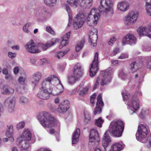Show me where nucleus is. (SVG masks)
<instances>
[{
	"instance_id": "55",
	"label": "nucleus",
	"mask_w": 151,
	"mask_h": 151,
	"mask_svg": "<svg viewBox=\"0 0 151 151\" xmlns=\"http://www.w3.org/2000/svg\"><path fill=\"white\" fill-rule=\"evenodd\" d=\"M16 55V54L15 53H13L12 52H9L8 53L9 57L12 58H15Z\"/></svg>"
},
{
	"instance_id": "51",
	"label": "nucleus",
	"mask_w": 151,
	"mask_h": 151,
	"mask_svg": "<svg viewBox=\"0 0 151 151\" xmlns=\"http://www.w3.org/2000/svg\"><path fill=\"white\" fill-rule=\"evenodd\" d=\"M64 55V54L62 52H59L56 53V56L58 59H60Z\"/></svg>"
},
{
	"instance_id": "13",
	"label": "nucleus",
	"mask_w": 151,
	"mask_h": 151,
	"mask_svg": "<svg viewBox=\"0 0 151 151\" xmlns=\"http://www.w3.org/2000/svg\"><path fill=\"white\" fill-rule=\"evenodd\" d=\"M98 53L96 52L94 55V59L91 65L89 70V75L91 77H93L98 70Z\"/></svg>"
},
{
	"instance_id": "20",
	"label": "nucleus",
	"mask_w": 151,
	"mask_h": 151,
	"mask_svg": "<svg viewBox=\"0 0 151 151\" xmlns=\"http://www.w3.org/2000/svg\"><path fill=\"white\" fill-rule=\"evenodd\" d=\"M99 141L98 131L95 129L91 130L90 134L89 141L90 142H94L98 143Z\"/></svg>"
},
{
	"instance_id": "43",
	"label": "nucleus",
	"mask_w": 151,
	"mask_h": 151,
	"mask_svg": "<svg viewBox=\"0 0 151 151\" xmlns=\"http://www.w3.org/2000/svg\"><path fill=\"white\" fill-rule=\"evenodd\" d=\"M117 39L114 37H112L108 42V44L109 45L112 46Z\"/></svg>"
},
{
	"instance_id": "31",
	"label": "nucleus",
	"mask_w": 151,
	"mask_h": 151,
	"mask_svg": "<svg viewBox=\"0 0 151 151\" xmlns=\"http://www.w3.org/2000/svg\"><path fill=\"white\" fill-rule=\"evenodd\" d=\"M51 46V45L49 44V42H47L46 44L40 43L38 44V48L40 50V52L42 50H45Z\"/></svg>"
},
{
	"instance_id": "53",
	"label": "nucleus",
	"mask_w": 151,
	"mask_h": 151,
	"mask_svg": "<svg viewBox=\"0 0 151 151\" xmlns=\"http://www.w3.org/2000/svg\"><path fill=\"white\" fill-rule=\"evenodd\" d=\"M96 95V94L95 93H94L91 97V102L92 104H93V105H94V100L95 99Z\"/></svg>"
},
{
	"instance_id": "28",
	"label": "nucleus",
	"mask_w": 151,
	"mask_h": 151,
	"mask_svg": "<svg viewBox=\"0 0 151 151\" xmlns=\"http://www.w3.org/2000/svg\"><path fill=\"white\" fill-rule=\"evenodd\" d=\"M15 98L12 97L9 100V103L8 107V111L10 113H12L15 110Z\"/></svg>"
},
{
	"instance_id": "29",
	"label": "nucleus",
	"mask_w": 151,
	"mask_h": 151,
	"mask_svg": "<svg viewBox=\"0 0 151 151\" xmlns=\"http://www.w3.org/2000/svg\"><path fill=\"white\" fill-rule=\"evenodd\" d=\"M14 92V89L4 86L3 87L1 93L4 95H9L13 93Z\"/></svg>"
},
{
	"instance_id": "49",
	"label": "nucleus",
	"mask_w": 151,
	"mask_h": 151,
	"mask_svg": "<svg viewBox=\"0 0 151 151\" xmlns=\"http://www.w3.org/2000/svg\"><path fill=\"white\" fill-rule=\"evenodd\" d=\"M147 67L150 69H151V57L149 58L146 63Z\"/></svg>"
},
{
	"instance_id": "61",
	"label": "nucleus",
	"mask_w": 151,
	"mask_h": 151,
	"mask_svg": "<svg viewBox=\"0 0 151 151\" xmlns=\"http://www.w3.org/2000/svg\"><path fill=\"white\" fill-rule=\"evenodd\" d=\"M12 48L13 50H19L20 49V47L18 45H14L12 47Z\"/></svg>"
},
{
	"instance_id": "33",
	"label": "nucleus",
	"mask_w": 151,
	"mask_h": 151,
	"mask_svg": "<svg viewBox=\"0 0 151 151\" xmlns=\"http://www.w3.org/2000/svg\"><path fill=\"white\" fill-rule=\"evenodd\" d=\"M118 76L121 79L124 80L127 78V75L124 69H122L119 71Z\"/></svg>"
},
{
	"instance_id": "5",
	"label": "nucleus",
	"mask_w": 151,
	"mask_h": 151,
	"mask_svg": "<svg viewBox=\"0 0 151 151\" xmlns=\"http://www.w3.org/2000/svg\"><path fill=\"white\" fill-rule=\"evenodd\" d=\"M114 70L111 68H109L101 72L100 74L101 78L98 77L97 78L96 82L94 86L93 89H96L99 82H101V85H104L109 83L111 81L112 75L114 73Z\"/></svg>"
},
{
	"instance_id": "21",
	"label": "nucleus",
	"mask_w": 151,
	"mask_h": 151,
	"mask_svg": "<svg viewBox=\"0 0 151 151\" xmlns=\"http://www.w3.org/2000/svg\"><path fill=\"white\" fill-rule=\"evenodd\" d=\"M124 147L125 145L121 141L115 142L112 145L109 151H120Z\"/></svg>"
},
{
	"instance_id": "34",
	"label": "nucleus",
	"mask_w": 151,
	"mask_h": 151,
	"mask_svg": "<svg viewBox=\"0 0 151 151\" xmlns=\"http://www.w3.org/2000/svg\"><path fill=\"white\" fill-rule=\"evenodd\" d=\"M58 0H44L45 4L49 6H53L56 4Z\"/></svg>"
},
{
	"instance_id": "22",
	"label": "nucleus",
	"mask_w": 151,
	"mask_h": 151,
	"mask_svg": "<svg viewBox=\"0 0 151 151\" xmlns=\"http://www.w3.org/2000/svg\"><path fill=\"white\" fill-rule=\"evenodd\" d=\"M149 31L151 32V23L149 25V27H139L137 30V32L140 37L146 36Z\"/></svg>"
},
{
	"instance_id": "8",
	"label": "nucleus",
	"mask_w": 151,
	"mask_h": 151,
	"mask_svg": "<svg viewBox=\"0 0 151 151\" xmlns=\"http://www.w3.org/2000/svg\"><path fill=\"white\" fill-rule=\"evenodd\" d=\"M59 88L58 89L57 87L56 90H51L50 88L48 90L40 91L37 95V97L40 99H47L50 98V95L52 94L53 95H57L59 94L62 92L64 88L63 86L59 85Z\"/></svg>"
},
{
	"instance_id": "10",
	"label": "nucleus",
	"mask_w": 151,
	"mask_h": 151,
	"mask_svg": "<svg viewBox=\"0 0 151 151\" xmlns=\"http://www.w3.org/2000/svg\"><path fill=\"white\" fill-rule=\"evenodd\" d=\"M78 0H67V2L72 7L75 8L78 4ZM80 5L82 7L85 8L91 6L93 3V0H79Z\"/></svg>"
},
{
	"instance_id": "17",
	"label": "nucleus",
	"mask_w": 151,
	"mask_h": 151,
	"mask_svg": "<svg viewBox=\"0 0 151 151\" xmlns=\"http://www.w3.org/2000/svg\"><path fill=\"white\" fill-rule=\"evenodd\" d=\"M42 76L41 73L39 72H37L33 74L30 79L31 84L35 86L37 85L41 79Z\"/></svg>"
},
{
	"instance_id": "36",
	"label": "nucleus",
	"mask_w": 151,
	"mask_h": 151,
	"mask_svg": "<svg viewBox=\"0 0 151 151\" xmlns=\"http://www.w3.org/2000/svg\"><path fill=\"white\" fill-rule=\"evenodd\" d=\"M139 68L138 63L134 62L131 64V70L132 72H134Z\"/></svg>"
},
{
	"instance_id": "40",
	"label": "nucleus",
	"mask_w": 151,
	"mask_h": 151,
	"mask_svg": "<svg viewBox=\"0 0 151 151\" xmlns=\"http://www.w3.org/2000/svg\"><path fill=\"white\" fill-rule=\"evenodd\" d=\"M88 89V88L87 87L84 88L80 91L79 94L82 96H84L87 93Z\"/></svg>"
},
{
	"instance_id": "41",
	"label": "nucleus",
	"mask_w": 151,
	"mask_h": 151,
	"mask_svg": "<svg viewBox=\"0 0 151 151\" xmlns=\"http://www.w3.org/2000/svg\"><path fill=\"white\" fill-rule=\"evenodd\" d=\"M24 126V121H22L19 122L17 124L16 127L17 129H19L23 128Z\"/></svg>"
},
{
	"instance_id": "25",
	"label": "nucleus",
	"mask_w": 151,
	"mask_h": 151,
	"mask_svg": "<svg viewBox=\"0 0 151 151\" xmlns=\"http://www.w3.org/2000/svg\"><path fill=\"white\" fill-rule=\"evenodd\" d=\"M70 32L67 33L62 37V40L59 45V48L60 49H62L63 47L65 46L68 43V39L70 38Z\"/></svg>"
},
{
	"instance_id": "2",
	"label": "nucleus",
	"mask_w": 151,
	"mask_h": 151,
	"mask_svg": "<svg viewBox=\"0 0 151 151\" xmlns=\"http://www.w3.org/2000/svg\"><path fill=\"white\" fill-rule=\"evenodd\" d=\"M59 85L63 86L59 78L55 75H51L42 81L40 90L49 91L50 88L51 90H56L57 87L59 88Z\"/></svg>"
},
{
	"instance_id": "52",
	"label": "nucleus",
	"mask_w": 151,
	"mask_h": 151,
	"mask_svg": "<svg viewBox=\"0 0 151 151\" xmlns=\"http://www.w3.org/2000/svg\"><path fill=\"white\" fill-rule=\"evenodd\" d=\"M20 101L23 103H26L28 101L27 99L24 96H22L20 98Z\"/></svg>"
},
{
	"instance_id": "4",
	"label": "nucleus",
	"mask_w": 151,
	"mask_h": 151,
	"mask_svg": "<svg viewBox=\"0 0 151 151\" xmlns=\"http://www.w3.org/2000/svg\"><path fill=\"white\" fill-rule=\"evenodd\" d=\"M32 134L28 129H24L22 134L17 139L19 145L21 148V151L26 150L30 147Z\"/></svg>"
},
{
	"instance_id": "18",
	"label": "nucleus",
	"mask_w": 151,
	"mask_h": 151,
	"mask_svg": "<svg viewBox=\"0 0 151 151\" xmlns=\"http://www.w3.org/2000/svg\"><path fill=\"white\" fill-rule=\"evenodd\" d=\"M104 105L102 99V95L99 94L97 97V101L96 103V106L94 110L95 115L99 114L101 112V108Z\"/></svg>"
},
{
	"instance_id": "57",
	"label": "nucleus",
	"mask_w": 151,
	"mask_h": 151,
	"mask_svg": "<svg viewBox=\"0 0 151 151\" xmlns=\"http://www.w3.org/2000/svg\"><path fill=\"white\" fill-rule=\"evenodd\" d=\"M4 111V107L2 104L0 102V117L1 116V114Z\"/></svg>"
},
{
	"instance_id": "45",
	"label": "nucleus",
	"mask_w": 151,
	"mask_h": 151,
	"mask_svg": "<svg viewBox=\"0 0 151 151\" xmlns=\"http://www.w3.org/2000/svg\"><path fill=\"white\" fill-rule=\"evenodd\" d=\"M46 30L47 32L52 35H54L55 34L54 31L50 27H46Z\"/></svg>"
},
{
	"instance_id": "26",
	"label": "nucleus",
	"mask_w": 151,
	"mask_h": 151,
	"mask_svg": "<svg viewBox=\"0 0 151 151\" xmlns=\"http://www.w3.org/2000/svg\"><path fill=\"white\" fill-rule=\"evenodd\" d=\"M13 127L12 125H10L8 127L6 132V135L7 137L11 142L14 141V138L13 137Z\"/></svg>"
},
{
	"instance_id": "30",
	"label": "nucleus",
	"mask_w": 151,
	"mask_h": 151,
	"mask_svg": "<svg viewBox=\"0 0 151 151\" xmlns=\"http://www.w3.org/2000/svg\"><path fill=\"white\" fill-rule=\"evenodd\" d=\"M145 9L147 14L151 16V0H145Z\"/></svg>"
},
{
	"instance_id": "37",
	"label": "nucleus",
	"mask_w": 151,
	"mask_h": 151,
	"mask_svg": "<svg viewBox=\"0 0 151 151\" xmlns=\"http://www.w3.org/2000/svg\"><path fill=\"white\" fill-rule=\"evenodd\" d=\"M104 122V120L102 119L101 117H99L98 119L96 120L95 124L97 127H101Z\"/></svg>"
},
{
	"instance_id": "11",
	"label": "nucleus",
	"mask_w": 151,
	"mask_h": 151,
	"mask_svg": "<svg viewBox=\"0 0 151 151\" xmlns=\"http://www.w3.org/2000/svg\"><path fill=\"white\" fill-rule=\"evenodd\" d=\"M138 16V13L137 12L134 11L130 12L124 17V22L125 24L128 26L133 24L137 21Z\"/></svg>"
},
{
	"instance_id": "14",
	"label": "nucleus",
	"mask_w": 151,
	"mask_h": 151,
	"mask_svg": "<svg viewBox=\"0 0 151 151\" xmlns=\"http://www.w3.org/2000/svg\"><path fill=\"white\" fill-rule=\"evenodd\" d=\"M137 39L135 35L132 34L128 33L122 39V42L124 45L128 44L131 46L135 45Z\"/></svg>"
},
{
	"instance_id": "64",
	"label": "nucleus",
	"mask_w": 151,
	"mask_h": 151,
	"mask_svg": "<svg viewBox=\"0 0 151 151\" xmlns=\"http://www.w3.org/2000/svg\"><path fill=\"white\" fill-rule=\"evenodd\" d=\"M70 51V48H67L63 52L64 54V55H66L68 53V52Z\"/></svg>"
},
{
	"instance_id": "24",
	"label": "nucleus",
	"mask_w": 151,
	"mask_h": 151,
	"mask_svg": "<svg viewBox=\"0 0 151 151\" xmlns=\"http://www.w3.org/2000/svg\"><path fill=\"white\" fill-rule=\"evenodd\" d=\"M109 132L106 131L104 133L102 140V146L104 149L108 146L109 143L111 142L110 137L109 135Z\"/></svg>"
},
{
	"instance_id": "38",
	"label": "nucleus",
	"mask_w": 151,
	"mask_h": 151,
	"mask_svg": "<svg viewBox=\"0 0 151 151\" xmlns=\"http://www.w3.org/2000/svg\"><path fill=\"white\" fill-rule=\"evenodd\" d=\"M26 76L25 73H24L22 76H20L18 79V81L21 84H23L26 79Z\"/></svg>"
},
{
	"instance_id": "35",
	"label": "nucleus",
	"mask_w": 151,
	"mask_h": 151,
	"mask_svg": "<svg viewBox=\"0 0 151 151\" xmlns=\"http://www.w3.org/2000/svg\"><path fill=\"white\" fill-rule=\"evenodd\" d=\"M91 122V118L90 114L88 112L86 113L84 115V122L85 124H89Z\"/></svg>"
},
{
	"instance_id": "42",
	"label": "nucleus",
	"mask_w": 151,
	"mask_h": 151,
	"mask_svg": "<svg viewBox=\"0 0 151 151\" xmlns=\"http://www.w3.org/2000/svg\"><path fill=\"white\" fill-rule=\"evenodd\" d=\"M122 94L124 101L127 100L129 97V94L126 92H122Z\"/></svg>"
},
{
	"instance_id": "50",
	"label": "nucleus",
	"mask_w": 151,
	"mask_h": 151,
	"mask_svg": "<svg viewBox=\"0 0 151 151\" xmlns=\"http://www.w3.org/2000/svg\"><path fill=\"white\" fill-rule=\"evenodd\" d=\"M119 52V48H116L113 50L111 54V56H115L116 54Z\"/></svg>"
},
{
	"instance_id": "23",
	"label": "nucleus",
	"mask_w": 151,
	"mask_h": 151,
	"mask_svg": "<svg viewBox=\"0 0 151 151\" xmlns=\"http://www.w3.org/2000/svg\"><path fill=\"white\" fill-rule=\"evenodd\" d=\"M129 4L125 1H121L118 3L117 5L118 10L122 12L127 11L129 9Z\"/></svg>"
},
{
	"instance_id": "1",
	"label": "nucleus",
	"mask_w": 151,
	"mask_h": 151,
	"mask_svg": "<svg viewBox=\"0 0 151 151\" xmlns=\"http://www.w3.org/2000/svg\"><path fill=\"white\" fill-rule=\"evenodd\" d=\"M113 4V0H101V5L99 9L93 8L88 14L85 12H79L73 19V26L74 28L77 29L81 27L85 20L89 26H96L100 19L101 14L107 17L112 16L113 13L112 8Z\"/></svg>"
},
{
	"instance_id": "6",
	"label": "nucleus",
	"mask_w": 151,
	"mask_h": 151,
	"mask_svg": "<svg viewBox=\"0 0 151 151\" xmlns=\"http://www.w3.org/2000/svg\"><path fill=\"white\" fill-rule=\"evenodd\" d=\"M124 126V123L122 121L112 122L109 126L108 131L112 136L119 137L122 134Z\"/></svg>"
},
{
	"instance_id": "63",
	"label": "nucleus",
	"mask_w": 151,
	"mask_h": 151,
	"mask_svg": "<svg viewBox=\"0 0 151 151\" xmlns=\"http://www.w3.org/2000/svg\"><path fill=\"white\" fill-rule=\"evenodd\" d=\"M151 50V47H146L143 49V50L146 51H150Z\"/></svg>"
},
{
	"instance_id": "32",
	"label": "nucleus",
	"mask_w": 151,
	"mask_h": 151,
	"mask_svg": "<svg viewBox=\"0 0 151 151\" xmlns=\"http://www.w3.org/2000/svg\"><path fill=\"white\" fill-rule=\"evenodd\" d=\"M84 42V40H82L77 43L75 47L76 50V52H79L83 48Z\"/></svg>"
},
{
	"instance_id": "44",
	"label": "nucleus",
	"mask_w": 151,
	"mask_h": 151,
	"mask_svg": "<svg viewBox=\"0 0 151 151\" xmlns=\"http://www.w3.org/2000/svg\"><path fill=\"white\" fill-rule=\"evenodd\" d=\"M129 55L127 53H122L120 56H119L118 59H123L125 58H127L128 57Z\"/></svg>"
},
{
	"instance_id": "59",
	"label": "nucleus",
	"mask_w": 151,
	"mask_h": 151,
	"mask_svg": "<svg viewBox=\"0 0 151 151\" xmlns=\"http://www.w3.org/2000/svg\"><path fill=\"white\" fill-rule=\"evenodd\" d=\"M2 73L4 75H7V74H8V70L5 68H3V70L2 69Z\"/></svg>"
},
{
	"instance_id": "15",
	"label": "nucleus",
	"mask_w": 151,
	"mask_h": 151,
	"mask_svg": "<svg viewBox=\"0 0 151 151\" xmlns=\"http://www.w3.org/2000/svg\"><path fill=\"white\" fill-rule=\"evenodd\" d=\"M128 105L129 108H131L132 109H131L133 112L132 114L135 112V111L137 110L139 107V99H137L134 96H132L130 98L129 100L128 103Z\"/></svg>"
},
{
	"instance_id": "12",
	"label": "nucleus",
	"mask_w": 151,
	"mask_h": 151,
	"mask_svg": "<svg viewBox=\"0 0 151 151\" xmlns=\"http://www.w3.org/2000/svg\"><path fill=\"white\" fill-rule=\"evenodd\" d=\"M26 51L32 54L39 53L40 52V50L38 48L37 45L32 40H30L24 45Z\"/></svg>"
},
{
	"instance_id": "47",
	"label": "nucleus",
	"mask_w": 151,
	"mask_h": 151,
	"mask_svg": "<svg viewBox=\"0 0 151 151\" xmlns=\"http://www.w3.org/2000/svg\"><path fill=\"white\" fill-rule=\"evenodd\" d=\"M40 63L41 65H43L44 63H47L49 62V60L47 58H44L40 60Z\"/></svg>"
},
{
	"instance_id": "62",
	"label": "nucleus",
	"mask_w": 151,
	"mask_h": 151,
	"mask_svg": "<svg viewBox=\"0 0 151 151\" xmlns=\"http://www.w3.org/2000/svg\"><path fill=\"white\" fill-rule=\"evenodd\" d=\"M19 67L17 66L14 68V72L15 74H17L19 71Z\"/></svg>"
},
{
	"instance_id": "9",
	"label": "nucleus",
	"mask_w": 151,
	"mask_h": 151,
	"mask_svg": "<svg viewBox=\"0 0 151 151\" xmlns=\"http://www.w3.org/2000/svg\"><path fill=\"white\" fill-rule=\"evenodd\" d=\"M83 73L81 65L77 63L74 68L73 75L68 77V83L70 84L74 83L78 79L82 76Z\"/></svg>"
},
{
	"instance_id": "39",
	"label": "nucleus",
	"mask_w": 151,
	"mask_h": 151,
	"mask_svg": "<svg viewBox=\"0 0 151 151\" xmlns=\"http://www.w3.org/2000/svg\"><path fill=\"white\" fill-rule=\"evenodd\" d=\"M31 23H28L26 24L23 27L22 30L24 32L27 33L29 32V31L28 30V27L31 26Z\"/></svg>"
},
{
	"instance_id": "19",
	"label": "nucleus",
	"mask_w": 151,
	"mask_h": 151,
	"mask_svg": "<svg viewBox=\"0 0 151 151\" xmlns=\"http://www.w3.org/2000/svg\"><path fill=\"white\" fill-rule=\"evenodd\" d=\"M70 107V103L68 100H65L62 102L59 105L57 109L58 111L60 113L66 112Z\"/></svg>"
},
{
	"instance_id": "60",
	"label": "nucleus",
	"mask_w": 151,
	"mask_h": 151,
	"mask_svg": "<svg viewBox=\"0 0 151 151\" xmlns=\"http://www.w3.org/2000/svg\"><path fill=\"white\" fill-rule=\"evenodd\" d=\"M5 78L6 79H12V76L10 74H7L5 76Z\"/></svg>"
},
{
	"instance_id": "3",
	"label": "nucleus",
	"mask_w": 151,
	"mask_h": 151,
	"mask_svg": "<svg viewBox=\"0 0 151 151\" xmlns=\"http://www.w3.org/2000/svg\"><path fill=\"white\" fill-rule=\"evenodd\" d=\"M38 119L43 127L50 128L56 126L59 128L60 126L59 121L47 112H44L41 113L38 116Z\"/></svg>"
},
{
	"instance_id": "7",
	"label": "nucleus",
	"mask_w": 151,
	"mask_h": 151,
	"mask_svg": "<svg viewBox=\"0 0 151 151\" xmlns=\"http://www.w3.org/2000/svg\"><path fill=\"white\" fill-rule=\"evenodd\" d=\"M148 130L146 126L141 124L138 127L137 132L136 134L137 139L143 143H147V145L151 146V139L147 141L146 136L148 133Z\"/></svg>"
},
{
	"instance_id": "58",
	"label": "nucleus",
	"mask_w": 151,
	"mask_h": 151,
	"mask_svg": "<svg viewBox=\"0 0 151 151\" xmlns=\"http://www.w3.org/2000/svg\"><path fill=\"white\" fill-rule=\"evenodd\" d=\"M111 63L114 65H117L119 64V62L118 60H112Z\"/></svg>"
},
{
	"instance_id": "46",
	"label": "nucleus",
	"mask_w": 151,
	"mask_h": 151,
	"mask_svg": "<svg viewBox=\"0 0 151 151\" xmlns=\"http://www.w3.org/2000/svg\"><path fill=\"white\" fill-rule=\"evenodd\" d=\"M59 39L57 38H53L52 39L50 42H49V44L51 45V46L59 42Z\"/></svg>"
},
{
	"instance_id": "27",
	"label": "nucleus",
	"mask_w": 151,
	"mask_h": 151,
	"mask_svg": "<svg viewBox=\"0 0 151 151\" xmlns=\"http://www.w3.org/2000/svg\"><path fill=\"white\" fill-rule=\"evenodd\" d=\"M80 131L79 128H77L73 134L72 138V144H75L77 143L79 137L80 135Z\"/></svg>"
},
{
	"instance_id": "16",
	"label": "nucleus",
	"mask_w": 151,
	"mask_h": 151,
	"mask_svg": "<svg viewBox=\"0 0 151 151\" xmlns=\"http://www.w3.org/2000/svg\"><path fill=\"white\" fill-rule=\"evenodd\" d=\"M89 42L91 43V45L93 47L96 45V42L98 39L97 32L96 29H93L90 31L89 35Z\"/></svg>"
},
{
	"instance_id": "48",
	"label": "nucleus",
	"mask_w": 151,
	"mask_h": 151,
	"mask_svg": "<svg viewBox=\"0 0 151 151\" xmlns=\"http://www.w3.org/2000/svg\"><path fill=\"white\" fill-rule=\"evenodd\" d=\"M37 59L35 57H32L30 58L31 63L33 65H36L37 63Z\"/></svg>"
},
{
	"instance_id": "56",
	"label": "nucleus",
	"mask_w": 151,
	"mask_h": 151,
	"mask_svg": "<svg viewBox=\"0 0 151 151\" xmlns=\"http://www.w3.org/2000/svg\"><path fill=\"white\" fill-rule=\"evenodd\" d=\"M65 8L67 11L68 13L69 16H70V14H71V10L70 7L68 6L67 5H65Z\"/></svg>"
},
{
	"instance_id": "54",
	"label": "nucleus",
	"mask_w": 151,
	"mask_h": 151,
	"mask_svg": "<svg viewBox=\"0 0 151 151\" xmlns=\"http://www.w3.org/2000/svg\"><path fill=\"white\" fill-rule=\"evenodd\" d=\"M142 93L141 91H138L136 92L132 96H136L137 98V99H138V98L139 96H142Z\"/></svg>"
}]
</instances>
